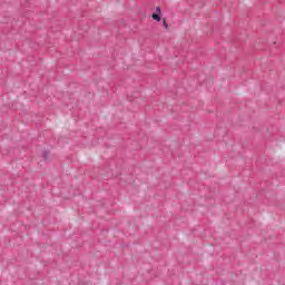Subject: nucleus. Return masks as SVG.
I'll return each instance as SVG.
<instances>
[{"label":"nucleus","mask_w":285,"mask_h":285,"mask_svg":"<svg viewBox=\"0 0 285 285\" xmlns=\"http://www.w3.org/2000/svg\"><path fill=\"white\" fill-rule=\"evenodd\" d=\"M151 18L154 21H161V16H159V13H153Z\"/></svg>","instance_id":"obj_1"},{"label":"nucleus","mask_w":285,"mask_h":285,"mask_svg":"<svg viewBox=\"0 0 285 285\" xmlns=\"http://www.w3.org/2000/svg\"><path fill=\"white\" fill-rule=\"evenodd\" d=\"M156 12H157V14H161V8L156 7Z\"/></svg>","instance_id":"obj_2"},{"label":"nucleus","mask_w":285,"mask_h":285,"mask_svg":"<svg viewBox=\"0 0 285 285\" xmlns=\"http://www.w3.org/2000/svg\"><path fill=\"white\" fill-rule=\"evenodd\" d=\"M164 26H165V28H168V23H166V21H164Z\"/></svg>","instance_id":"obj_3"}]
</instances>
